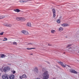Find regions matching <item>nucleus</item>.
<instances>
[{
	"label": "nucleus",
	"mask_w": 79,
	"mask_h": 79,
	"mask_svg": "<svg viewBox=\"0 0 79 79\" xmlns=\"http://www.w3.org/2000/svg\"><path fill=\"white\" fill-rule=\"evenodd\" d=\"M43 79H48L50 75L48 74V72L46 71L42 74Z\"/></svg>",
	"instance_id": "f257e3e1"
},
{
	"label": "nucleus",
	"mask_w": 79,
	"mask_h": 79,
	"mask_svg": "<svg viewBox=\"0 0 79 79\" xmlns=\"http://www.w3.org/2000/svg\"><path fill=\"white\" fill-rule=\"evenodd\" d=\"M58 63H60L62 67H63L64 68H65V67H66V64H65V63L61 61H58Z\"/></svg>",
	"instance_id": "f03ea898"
},
{
	"label": "nucleus",
	"mask_w": 79,
	"mask_h": 79,
	"mask_svg": "<svg viewBox=\"0 0 79 79\" xmlns=\"http://www.w3.org/2000/svg\"><path fill=\"white\" fill-rule=\"evenodd\" d=\"M10 70V68L7 67H6L4 68L3 71L4 72H6V71H8Z\"/></svg>",
	"instance_id": "7ed1b4c3"
},
{
	"label": "nucleus",
	"mask_w": 79,
	"mask_h": 79,
	"mask_svg": "<svg viewBox=\"0 0 79 79\" xmlns=\"http://www.w3.org/2000/svg\"><path fill=\"white\" fill-rule=\"evenodd\" d=\"M70 71L71 73H74V74H77V72L75 71V70L71 69L70 70Z\"/></svg>",
	"instance_id": "20e7f679"
},
{
	"label": "nucleus",
	"mask_w": 79,
	"mask_h": 79,
	"mask_svg": "<svg viewBox=\"0 0 79 79\" xmlns=\"http://www.w3.org/2000/svg\"><path fill=\"white\" fill-rule=\"evenodd\" d=\"M52 12L53 13V17L55 18L56 16V11H55V9H53Z\"/></svg>",
	"instance_id": "39448f33"
},
{
	"label": "nucleus",
	"mask_w": 79,
	"mask_h": 79,
	"mask_svg": "<svg viewBox=\"0 0 79 79\" xmlns=\"http://www.w3.org/2000/svg\"><path fill=\"white\" fill-rule=\"evenodd\" d=\"M21 32L22 34H23L25 35H27V34H28V32H27V31H26L25 30H23L21 31Z\"/></svg>",
	"instance_id": "423d86ee"
},
{
	"label": "nucleus",
	"mask_w": 79,
	"mask_h": 79,
	"mask_svg": "<svg viewBox=\"0 0 79 79\" xmlns=\"http://www.w3.org/2000/svg\"><path fill=\"white\" fill-rule=\"evenodd\" d=\"M20 79H23V78L24 79H26V78H27V76H26V74H24L22 76L20 77Z\"/></svg>",
	"instance_id": "0eeeda50"
},
{
	"label": "nucleus",
	"mask_w": 79,
	"mask_h": 79,
	"mask_svg": "<svg viewBox=\"0 0 79 79\" xmlns=\"http://www.w3.org/2000/svg\"><path fill=\"white\" fill-rule=\"evenodd\" d=\"M2 78L3 79H8V77L6 75H3L2 76Z\"/></svg>",
	"instance_id": "6e6552de"
},
{
	"label": "nucleus",
	"mask_w": 79,
	"mask_h": 79,
	"mask_svg": "<svg viewBox=\"0 0 79 79\" xmlns=\"http://www.w3.org/2000/svg\"><path fill=\"white\" fill-rule=\"evenodd\" d=\"M61 26H63V27H66L67 26H69V25L67 23H63Z\"/></svg>",
	"instance_id": "1a4fd4ad"
},
{
	"label": "nucleus",
	"mask_w": 79,
	"mask_h": 79,
	"mask_svg": "<svg viewBox=\"0 0 79 79\" xmlns=\"http://www.w3.org/2000/svg\"><path fill=\"white\" fill-rule=\"evenodd\" d=\"M10 79H15V75L13 74L10 75L9 77Z\"/></svg>",
	"instance_id": "9d476101"
},
{
	"label": "nucleus",
	"mask_w": 79,
	"mask_h": 79,
	"mask_svg": "<svg viewBox=\"0 0 79 79\" xmlns=\"http://www.w3.org/2000/svg\"><path fill=\"white\" fill-rule=\"evenodd\" d=\"M72 45V44H70V45H68L67 46V48H69V49H72V48L71 47V46Z\"/></svg>",
	"instance_id": "9b49d317"
},
{
	"label": "nucleus",
	"mask_w": 79,
	"mask_h": 79,
	"mask_svg": "<svg viewBox=\"0 0 79 79\" xmlns=\"http://www.w3.org/2000/svg\"><path fill=\"white\" fill-rule=\"evenodd\" d=\"M27 26H28V27H31V22H28L27 23Z\"/></svg>",
	"instance_id": "f8f14e48"
},
{
	"label": "nucleus",
	"mask_w": 79,
	"mask_h": 79,
	"mask_svg": "<svg viewBox=\"0 0 79 79\" xmlns=\"http://www.w3.org/2000/svg\"><path fill=\"white\" fill-rule=\"evenodd\" d=\"M6 55L4 54H1V58H3L4 57H6Z\"/></svg>",
	"instance_id": "ddd939ff"
},
{
	"label": "nucleus",
	"mask_w": 79,
	"mask_h": 79,
	"mask_svg": "<svg viewBox=\"0 0 79 79\" xmlns=\"http://www.w3.org/2000/svg\"><path fill=\"white\" fill-rule=\"evenodd\" d=\"M16 19L17 21H21V17H17L16 18Z\"/></svg>",
	"instance_id": "4468645a"
},
{
	"label": "nucleus",
	"mask_w": 79,
	"mask_h": 79,
	"mask_svg": "<svg viewBox=\"0 0 79 79\" xmlns=\"http://www.w3.org/2000/svg\"><path fill=\"white\" fill-rule=\"evenodd\" d=\"M34 71L36 73H38V72H39V71L38 70V69L37 67H35V68Z\"/></svg>",
	"instance_id": "2eb2a0df"
},
{
	"label": "nucleus",
	"mask_w": 79,
	"mask_h": 79,
	"mask_svg": "<svg viewBox=\"0 0 79 79\" xmlns=\"http://www.w3.org/2000/svg\"><path fill=\"white\" fill-rule=\"evenodd\" d=\"M5 26L7 27H12V25L11 24H7Z\"/></svg>",
	"instance_id": "dca6fc26"
},
{
	"label": "nucleus",
	"mask_w": 79,
	"mask_h": 79,
	"mask_svg": "<svg viewBox=\"0 0 79 79\" xmlns=\"http://www.w3.org/2000/svg\"><path fill=\"white\" fill-rule=\"evenodd\" d=\"M14 11H15V12H17L18 13V12H19V11H21V10H20L18 9H16V10H14Z\"/></svg>",
	"instance_id": "f3484780"
},
{
	"label": "nucleus",
	"mask_w": 79,
	"mask_h": 79,
	"mask_svg": "<svg viewBox=\"0 0 79 79\" xmlns=\"http://www.w3.org/2000/svg\"><path fill=\"white\" fill-rule=\"evenodd\" d=\"M5 16L4 15H0V19H3L4 18Z\"/></svg>",
	"instance_id": "a211bd4d"
},
{
	"label": "nucleus",
	"mask_w": 79,
	"mask_h": 79,
	"mask_svg": "<svg viewBox=\"0 0 79 79\" xmlns=\"http://www.w3.org/2000/svg\"><path fill=\"white\" fill-rule=\"evenodd\" d=\"M27 50H32V49H35V48H27Z\"/></svg>",
	"instance_id": "6ab92c4d"
},
{
	"label": "nucleus",
	"mask_w": 79,
	"mask_h": 79,
	"mask_svg": "<svg viewBox=\"0 0 79 79\" xmlns=\"http://www.w3.org/2000/svg\"><path fill=\"white\" fill-rule=\"evenodd\" d=\"M59 30L60 31H63V28L62 27H60L59 28Z\"/></svg>",
	"instance_id": "aec40b11"
},
{
	"label": "nucleus",
	"mask_w": 79,
	"mask_h": 79,
	"mask_svg": "<svg viewBox=\"0 0 79 79\" xmlns=\"http://www.w3.org/2000/svg\"><path fill=\"white\" fill-rule=\"evenodd\" d=\"M21 18V21H25V19L24 18Z\"/></svg>",
	"instance_id": "412c9836"
},
{
	"label": "nucleus",
	"mask_w": 79,
	"mask_h": 79,
	"mask_svg": "<svg viewBox=\"0 0 79 79\" xmlns=\"http://www.w3.org/2000/svg\"><path fill=\"white\" fill-rule=\"evenodd\" d=\"M55 32V31L54 30H52L51 31V32L52 33H54V32Z\"/></svg>",
	"instance_id": "4be33fe9"
},
{
	"label": "nucleus",
	"mask_w": 79,
	"mask_h": 79,
	"mask_svg": "<svg viewBox=\"0 0 79 79\" xmlns=\"http://www.w3.org/2000/svg\"><path fill=\"white\" fill-rule=\"evenodd\" d=\"M3 33H4V32H2L1 33H0V35H3Z\"/></svg>",
	"instance_id": "5701e85b"
},
{
	"label": "nucleus",
	"mask_w": 79,
	"mask_h": 79,
	"mask_svg": "<svg viewBox=\"0 0 79 79\" xmlns=\"http://www.w3.org/2000/svg\"><path fill=\"white\" fill-rule=\"evenodd\" d=\"M57 22L58 23H60V19L57 20Z\"/></svg>",
	"instance_id": "b1692460"
},
{
	"label": "nucleus",
	"mask_w": 79,
	"mask_h": 79,
	"mask_svg": "<svg viewBox=\"0 0 79 79\" xmlns=\"http://www.w3.org/2000/svg\"><path fill=\"white\" fill-rule=\"evenodd\" d=\"M27 1H29V0H27V1H24L23 0H22V2L23 3H24V2H27Z\"/></svg>",
	"instance_id": "393cba45"
},
{
	"label": "nucleus",
	"mask_w": 79,
	"mask_h": 79,
	"mask_svg": "<svg viewBox=\"0 0 79 79\" xmlns=\"http://www.w3.org/2000/svg\"><path fill=\"white\" fill-rule=\"evenodd\" d=\"M13 45H17V44H16V42H14L13 43Z\"/></svg>",
	"instance_id": "a878e982"
},
{
	"label": "nucleus",
	"mask_w": 79,
	"mask_h": 79,
	"mask_svg": "<svg viewBox=\"0 0 79 79\" xmlns=\"http://www.w3.org/2000/svg\"><path fill=\"white\" fill-rule=\"evenodd\" d=\"M27 45H32V44L31 43H28Z\"/></svg>",
	"instance_id": "bb28decb"
},
{
	"label": "nucleus",
	"mask_w": 79,
	"mask_h": 79,
	"mask_svg": "<svg viewBox=\"0 0 79 79\" xmlns=\"http://www.w3.org/2000/svg\"><path fill=\"white\" fill-rule=\"evenodd\" d=\"M4 39H5V40H6V41L7 40H8V39H7V38H6V37L4 38Z\"/></svg>",
	"instance_id": "cd10ccee"
},
{
	"label": "nucleus",
	"mask_w": 79,
	"mask_h": 79,
	"mask_svg": "<svg viewBox=\"0 0 79 79\" xmlns=\"http://www.w3.org/2000/svg\"><path fill=\"white\" fill-rule=\"evenodd\" d=\"M13 74H15V73H16V71H13V72H12Z\"/></svg>",
	"instance_id": "c85d7f7f"
},
{
	"label": "nucleus",
	"mask_w": 79,
	"mask_h": 79,
	"mask_svg": "<svg viewBox=\"0 0 79 79\" xmlns=\"http://www.w3.org/2000/svg\"><path fill=\"white\" fill-rule=\"evenodd\" d=\"M42 71L43 72H44V71H45V69L43 68L42 69Z\"/></svg>",
	"instance_id": "c756f323"
},
{
	"label": "nucleus",
	"mask_w": 79,
	"mask_h": 79,
	"mask_svg": "<svg viewBox=\"0 0 79 79\" xmlns=\"http://www.w3.org/2000/svg\"><path fill=\"white\" fill-rule=\"evenodd\" d=\"M48 46H52V45L50 44H48Z\"/></svg>",
	"instance_id": "7c9ffc66"
},
{
	"label": "nucleus",
	"mask_w": 79,
	"mask_h": 79,
	"mask_svg": "<svg viewBox=\"0 0 79 79\" xmlns=\"http://www.w3.org/2000/svg\"><path fill=\"white\" fill-rule=\"evenodd\" d=\"M66 66H68V67H69V68H70V65L66 64Z\"/></svg>",
	"instance_id": "2f4dec72"
},
{
	"label": "nucleus",
	"mask_w": 79,
	"mask_h": 79,
	"mask_svg": "<svg viewBox=\"0 0 79 79\" xmlns=\"http://www.w3.org/2000/svg\"><path fill=\"white\" fill-rule=\"evenodd\" d=\"M47 63H48V64H50V63L48 61H46Z\"/></svg>",
	"instance_id": "473e14b6"
},
{
	"label": "nucleus",
	"mask_w": 79,
	"mask_h": 79,
	"mask_svg": "<svg viewBox=\"0 0 79 79\" xmlns=\"http://www.w3.org/2000/svg\"><path fill=\"white\" fill-rule=\"evenodd\" d=\"M19 2H20L21 3L22 2H22V0H21L19 1Z\"/></svg>",
	"instance_id": "72a5a7b5"
},
{
	"label": "nucleus",
	"mask_w": 79,
	"mask_h": 79,
	"mask_svg": "<svg viewBox=\"0 0 79 79\" xmlns=\"http://www.w3.org/2000/svg\"><path fill=\"white\" fill-rule=\"evenodd\" d=\"M1 56H2V54L0 53V58H1Z\"/></svg>",
	"instance_id": "f704fd0d"
},
{
	"label": "nucleus",
	"mask_w": 79,
	"mask_h": 79,
	"mask_svg": "<svg viewBox=\"0 0 79 79\" xmlns=\"http://www.w3.org/2000/svg\"><path fill=\"white\" fill-rule=\"evenodd\" d=\"M36 79H40V78H36Z\"/></svg>",
	"instance_id": "c9c22d12"
},
{
	"label": "nucleus",
	"mask_w": 79,
	"mask_h": 79,
	"mask_svg": "<svg viewBox=\"0 0 79 79\" xmlns=\"http://www.w3.org/2000/svg\"><path fill=\"white\" fill-rule=\"evenodd\" d=\"M3 40V41H6V40Z\"/></svg>",
	"instance_id": "e433bc0d"
},
{
	"label": "nucleus",
	"mask_w": 79,
	"mask_h": 79,
	"mask_svg": "<svg viewBox=\"0 0 79 79\" xmlns=\"http://www.w3.org/2000/svg\"><path fill=\"white\" fill-rule=\"evenodd\" d=\"M33 55V54H31V55Z\"/></svg>",
	"instance_id": "4c0bfd02"
},
{
	"label": "nucleus",
	"mask_w": 79,
	"mask_h": 79,
	"mask_svg": "<svg viewBox=\"0 0 79 79\" xmlns=\"http://www.w3.org/2000/svg\"><path fill=\"white\" fill-rule=\"evenodd\" d=\"M60 18H61V17H60Z\"/></svg>",
	"instance_id": "58836bf2"
},
{
	"label": "nucleus",
	"mask_w": 79,
	"mask_h": 79,
	"mask_svg": "<svg viewBox=\"0 0 79 79\" xmlns=\"http://www.w3.org/2000/svg\"><path fill=\"white\" fill-rule=\"evenodd\" d=\"M0 75H1V74H0Z\"/></svg>",
	"instance_id": "ea45409f"
}]
</instances>
